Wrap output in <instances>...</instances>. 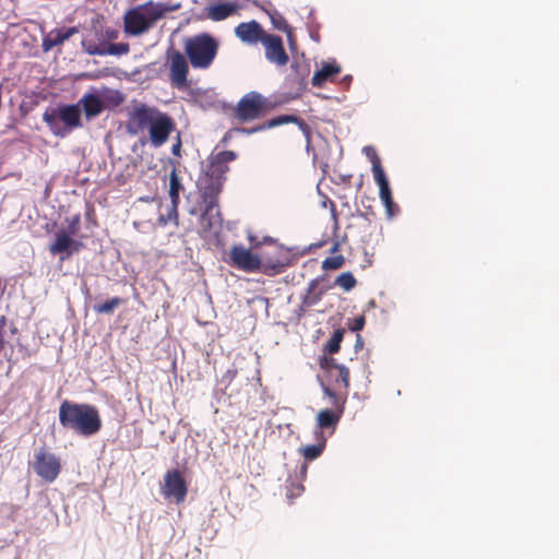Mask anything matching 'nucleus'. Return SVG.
Wrapping results in <instances>:
<instances>
[{
	"label": "nucleus",
	"mask_w": 559,
	"mask_h": 559,
	"mask_svg": "<svg viewBox=\"0 0 559 559\" xmlns=\"http://www.w3.org/2000/svg\"><path fill=\"white\" fill-rule=\"evenodd\" d=\"M331 213H332L333 219L335 221V223H337L336 206L333 202H331Z\"/></svg>",
	"instance_id": "43"
},
{
	"label": "nucleus",
	"mask_w": 559,
	"mask_h": 559,
	"mask_svg": "<svg viewBox=\"0 0 559 559\" xmlns=\"http://www.w3.org/2000/svg\"><path fill=\"white\" fill-rule=\"evenodd\" d=\"M285 123H296L301 132L305 134L307 142H310L311 138V129L310 127L299 117L295 115H281L277 117H274L262 124L255 127L252 131H263L266 129L275 128Z\"/></svg>",
	"instance_id": "19"
},
{
	"label": "nucleus",
	"mask_w": 559,
	"mask_h": 559,
	"mask_svg": "<svg viewBox=\"0 0 559 559\" xmlns=\"http://www.w3.org/2000/svg\"><path fill=\"white\" fill-rule=\"evenodd\" d=\"M364 325H365V318L362 316L356 317L354 319V324L352 326V330L353 331H360V330L364 329Z\"/></svg>",
	"instance_id": "39"
},
{
	"label": "nucleus",
	"mask_w": 559,
	"mask_h": 559,
	"mask_svg": "<svg viewBox=\"0 0 559 559\" xmlns=\"http://www.w3.org/2000/svg\"><path fill=\"white\" fill-rule=\"evenodd\" d=\"M344 336V331L341 329H337L332 334L331 338L329 340L325 348L329 354L333 355L336 354L341 348V343Z\"/></svg>",
	"instance_id": "32"
},
{
	"label": "nucleus",
	"mask_w": 559,
	"mask_h": 559,
	"mask_svg": "<svg viewBox=\"0 0 559 559\" xmlns=\"http://www.w3.org/2000/svg\"><path fill=\"white\" fill-rule=\"evenodd\" d=\"M111 43H108L103 37V32H96L94 38H86L82 40V47L86 53L90 55V51H92L93 47L102 48V46H110Z\"/></svg>",
	"instance_id": "29"
},
{
	"label": "nucleus",
	"mask_w": 559,
	"mask_h": 559,
	"mask_svg": "<svg viewBox=\"0 0 559 559\" xmlns=\"http://www.w3.org/2000/svg\"><path fill=\"white\" fill-rule=\"evenodd\" d=\"M12 333H15L17 331V329L15 326L12 328Z\"/></svg>",
	"instance_id": "46"
},
{
	"label": "nucleus",
	"mask_w": 559,
	"mask_h": 559,
	"mask_svg": "<svg viewBox=\"0 0 559 559\" xmlns=\"http://www.w3.org/2000/svg\"><path fill=\"white\" fill-rule=\"evenodd\" d=\"M162 493L176 503H182L186 500L188 485L179 469H170L165 474Z\"/></svg>",
	"instance_id": "11"
},
{
	"label": "nucleus",
	"mask_w": 559,
	"mask_h": 559,
	"mask_svg": "<svg viewBox=\"0 0 559 559\" xmlns=\"http://www.w3.org/2000/svg\"><path fill=\"white\" fill-rule=\"evenodd\" d=\"M237 157L233 151H223L210 158L209 167L205 175L225 181V175L228 173V164Z\"/></svg>",
	"instance_id": "15"
},
{
	"label": "nucleus",
	"mask_w": 559,
	"mask_h": 559,
	"mask_svg": "<svg viewBox=\"0 0 559 559\" xmlns=\"http://www.w3.org/2000/svg\"><path fill=\"white\" fill-rule=\"evenodd\" d=\"M183 51L193 69L207 70L217 57L219 43L210 33H200L186 37Z\"/></svg>",
	"instance_id": "4"
},
{
	"label": "nucleus",
	"mask_w": 559,
	"mask_h": 559,
	"mask_svg": "<svg viewBox=\"0 0 559 559\" xmlns=\"http://www.w3.org/2000/svg\"><path fill=\"white\" fill-rule=\"evenodd\" d=\"M388 216L392 217L395 215V213L399 211L397 205L394 203V201H391L390 203L384 204Z\"/></svg>",
	"instance_id": "40"
},
{
	"label": "nucleus",
	"mask_w": 559,
	"mask_h": 559,
	"mask_svg": "<svg viewBox=\"0 0 559 559\" xmlns=\"http://www.w3.org/2000/svg\"><path fill=\"white\" fill-rule=\"evenodd\" d=\"M237 3L217 1L206 8L207 17L214 22L223 21L238 11Z\"/></svg>",
	"instance_id": "21"
},
{
	"label": "nucleus",
	"mask_w": 559,
	"mask_h": 559,
	"mask_svg": "<svg viewBox=\"0 0 559 559\" xmlns=\"http://www.w3.org/2000/svg\"><path fill=\"white\" fill-rule=\"evenodd\" d=\"M32 466L37 476L47 483L55 481L61 472L60 459L44 448L35 453Z\"/></svg>",
	"instance_id": "10"
},
{
	"label": "nucleus",
	"mask_w": 559,
	"mask_h": 559,
	"mask_svg": "<svg viewBox=\"0 0 559 559\" xmlns=\"http://www.w3.org/2000/svg\"><path fill=\"white\" fill-rule=\"evenodd\" d=\"M338 250H340V242L336 241V242H334V245L332 246L330 251H331V253H335Z\"/></svg>",
	"instance_id": "44"
},
{
	"label": "nucleus",
	"mask_w": 559,
	"mask_h": 559,
	"mask_svg": "<svg viewBox=\"0 0 559 559\" xmlns=\"http://www.w3.org/2000/svg\"><path fill=\"white\" fill-rule=\"evenodd\" d=\"M285 34H286V37H287V43H288L289 50L292 52L296 51L297 47H298V44H297V38H296V35H295L294 28L292 27L290 29L286 31Z\"/></svg>",
	"instance_id": "36"
},
{
	"label": "nucleus",
	"mask_w": 559,
	"mask_h": 559,
	"mask_svg": "<svg viewBox=\"0 0 559 559\" xmlns=\"http://www.w3.org/2000/svg\"><path fill=\"white\" fill-rule=\"evenodd\" d=\"M224 181L210 177H205L201 180L200 192L203 203L218 204V197L222 192Z\"/></svg>",
	"instance_id": "20"
},
{
	"label": "nucleus",
	"mask_w": 559,
	"mask_h": 559,
	"mask_svg": "<svg viewBox=\"0 0 559 559\" xmlns=\"http://www.w3.org/2000/svg\"><path fill=\"white\" fill-rule=\"evenodd\" d=\"M8 319L5 316H0V352L3 349L5 341H4V329L7 326Z\"/></svg>",
	"instance_id": "37"
},
{
	"label": "nucleus",
	"mask_w": 559,
	"mask_h": 559,
	"mask_svg": "<svg viewBox=\"0 0 559 559\" xmlns=\"http://www.w3.org/2000/svg\"><path fill=\"white\" fill-rule=\"evenodd\" d=\"M180 151H181V140H180V135L178 134L177 142L171 147V153L176 156H179Z\"/></svg>",
	"instance_id": "41"
},
{
	"label": "nucleus",
	"mask_w": 559,
	"mask_h": 559,
	"mask_svg": "<svg viewBox=\"0 0 559 559\" xmlns=\"http://www.w3.org/2000/svg\"><path fill=\"white\" fill-rule=\"evenodd\" d=\"M270 16L271 23L273 27L277 31L286 32L292 28L286 19L276 10H266L265 11Z\"/></svg>",
	"instance_id": "30"
},
{
	"label": "nucleus",
	"mask_w": 559,
	"mask_h": 559,
	"mask_svg": "<svg viewBox=\"0 0 559 559\" xmlns=\"http://www.w3.org/2000/svg\"><path fill=\"white\" fill-rule=\"evenodd\" d=\"M78 105H82L87 119L98 116L104 109L103 100L96 94L83 95Z\"/></svg>",
	"instance_id": "25"
},
{
	"label": "nucleus",
	"mask_w": 559,
	"mask_h": 559,
	"mask_svg": "<svg viewBox=\"0 0 559 559\" xmlns=\"http://www.w3.org/2000/svg\"><path fill=\"white\" fill-rule=\"evenodd\" d=\"M119 36V32L112 28H107L103 32V37L108 41L112 43Z\"/></svg>",
	"instance_id": "38"
},
{
	"label": "nucleus",
	"mask_w": 559,
	"mask_h": 559,
	"mask_svg": "<svg viewBox=\"0 0 559 559\" xmlns=\"http://www.w3.org/2000/svg\"><path fill=\"white\" fill-rule=\"evenodd\" d=\"M321 367L329 370L331 376L334 377L336 390H343L345 395L349 388V370L344 365L337 364L332 357H323L321 359Z\"/></svg>",
	"instance_id": "16"
},
{
	"label": "nucleus",
	"mask_w": 559,
	"mask_h": 559,
	"mask_svg": "<svg viewBox=\"0 0 559 559\" xmlns=\"http://www.w3.org/2000/svg\"><path fill=\"white\" fill-rule=\"evenodd\" d=\"M166 61L169 71V81L173 87L183 90L189 86V60L183 52L175 48H169L166 51Z\"/></svg>",
	"instance_id": "8"
},
{
	"label": "nucleus",
	"mask_w": 559,
	"mask_h": 559,
	"mask_svg": "<svg viewBox=\"0 0 559 559\" xmlns=\"http://www.w3.org/2000/svg\"><path fill=\"white\" fill-rule=\"evenodd\" d=\"M341 72V67L336 63H325L316 71L311 84L314 87H322L328 81H334L335 76Z\"/></svg>",
	"instance_id": "24"
},
{
	"label": "nucleus",
	"mask_w": 559,
	"mask_h": 559,
	"mask_svg": "<svg viewBox=\"0 0 559 559\" xmlns=\"http://www.w3.org/2000/svg\"><path fill=\"white\" fill-rule=\"evenodd\" d=\"M325 442L318 444L307 445L302 449V455L306 460H316L319 457L324 449Z\"/></svg>",
	"instance_id": "33"
},
{
	"label": "nucleus",
	"mask_w": 559,
	"mask_h": 559,
	"mask_svg": "<svg viewBox=\"0 0 559 559\" xmlns=\"http://www.w3.org/2000/svg\"><path fill=\"white\" fill-rule=\"evenodd\" d=\"M344 263H345L344 257L342 254H337V255L326 258L322 262V269L325 271L337 270V269H341L344 265Z\"/></svg>",
	"instance_id": "34"
},
{
	"label": "nucleus",
	"mask_w": 559,
	"mask_h": 559,
	"mask_svg": "<svg viewBox=\"0 0 559 559\" xmlns=\"http://www.w3.org/2000/svg\"><path fill=\"white\" fill-rule=\"evenodd\" d=\"M323 294H324V290L318 289V281L312 280L309 283L307 293L302 298V305L306 307H312V306L317 305L321 300Z\"/></svg>",
	"instance_id": "27"
},
{
	"label": "nucleus",
	"mask_w": 559,
	"mask_h": 559,
	"mask_svg": "<svg viewBox=\"0 0 559 559\" xmlns=\"http://www.w3.org/2000/svg\"><path fill=\"white\" fill-rule=\"evenodd\" d=\"M248 240L252 249L258 248L261 245V241L258 240V237L252 235L251 233L248 234Z\"/></svg>",
	"instance_id": "42"
},
{
	"label": "nucleus",
	"mask_w": 559,
	"mask_h": 559,
	"mask_svg": "<svg viewBox=\"0 0 559 559\" xmlns=\"http://www.w3.org/2000/svg\"><path fill=\"white\" fill-rule=\"evenodd\" d=\"M334 284L345 292H349L357 285V281L350 272H344L336 277Z\"/></svg>",
	"instance_id": "31"
},
{
	"label": "nucleus",
	"mask_w": 559,
	"mask_h": 559,
	"mask_svg": "<svg viewBox=\"0 0 559 559\" xmlns=\"http://www.w3.org/2000/svg\"><path fill=\"white\" fill-rule=\"evenodd\" d=\"M272 109L271 102L258 92L245 94L235 108V117L240 121H252Z\"/></svg>",
	"instance_id": "7"
},
{
	"label": "nucleus",
	"mask_w": 559,
	"mask_h": 559,
	"mask_svg": "<svg viewBox=\"0 0 559 559\" xmlns=\"http://www.w3.org/2000/svg\"><path fill=\"white\" fill-rule=\"evenodd\" d=\"M269 33L264 32L262 26L257 21L243 22L235 27V35L247 44H254L264 40L265 35Z\"/></svg>",
	"instance_id": "18"
},
{
	"label": "nucleus",
	"mask_w": 559,
	"mask_h": 559,
	"mask_svg": "<svg viewBox=\"0 0 559 559\" xmlns=\"http://www.w3.org/2000/svg\"><path fill=\"white\" fill-rule=\"evenodd\" d=\"M43 120L50 131L60 138L82 126L79 105H61L57 108H48L43 115Z\"/></svg>",
	"instance_id": "5"
},
{
	"label": "nucleus",
	"mask_w": 559,
	"mask_h": 559,
	"mask_svg": "<svg viewBox=\"0 0 559 559\" xmlns=\"http://www.w3.org/2000/svg\"><path fill=\"white\" fill-rule=\"evenodd\" d=\"M366 151L367 155L370 157V160L372 163L373 178L379 186L380 199L383 202V204L390 203L391 201H393V197L389 185V180L385 176L380 158L378 157L373 150L366 148Z\"/></svg>",
	"instance_id": "13"
},
{
	"label": "nucleus",
	"mask_w": 559,
	"mask_h": 559,
	"mask_svg": "<svg viewBox=\"0 0 559 559\" xmlns=\"http://www.w3.org/2000/svg\"><path fill=\"white\" fill-rule=\"evenodd\" d=\"M173 10L175 8L167 3L150 0L126 12L123 16V31L131 36L142 35Z\"/></svg>",
	"instance_id": "3"
},
{
	"label": "nucleus",
	"mask_w": 559,
	"mask_h": 559,
	"mask_svg": "<svg viewBox=\"0 0 559 559\" xmlns=\"http://www.w3.org/2000/svg\"><path fill=\"white\" fill-rule=\"evenodd\" d=\"M183 191V186L178 176L177 168L174 167L169 174V190L168 194L170 198L171 209L169 212V217L174 215L177 217L178 215V205L180 203V192Z\"/></svg>",
	"instance_id": "23"
},
{
	"label": "nucleus",
	"mask_w": 559,
	"mask_h": 559,
	"mask_svg": "<svg viewBox=\"0 0 559 559\" xmlns=\"http://www.w3.org/2000/svg\"><path fill=\"white\" fill-rule=\"evenodd\" d=\"M84 245L81 241L73 239V236L68 234L66 230H59L55 235V240L49 245V252L52 255L66 253V257H70L75 252L83 249Z\"/></svg>",
	"instance_id": "14"
},
{
	"label": "nucleus",
	"mask_w": 559,
	"mask_h": 559,
	"mask_svg": "<svg viewBox=\"0 0 559 559\" xmlns=\"http://www.w3.org/2000/svg\"><path fill=\"white\" fill-rule=\"evenodd\" d=\"M264 47L265 59L275 64L276 67H285L289 61V56L285 50L284 43L281 36L267 34L262 41Z\"/></svg>",
	"instance_id": "12"
},
{
	"label": "nucleus",
	"mask_w": 559,
	"mask_h": 559,
	"mask_svg": "<svg viewBox=\"0 0 559 559\" xmlns=\"http://www.w3.org/2000/svg\"><path fill=\"white\" fill-rule=\"evenodd\" d=\"M203 210L199 219L201 233L204 235L217 230L222 226V216L218 204L203 203Z\"/></svg>",
	"instance_id": "17"
},
{
	"label": "nucleus",
	"mask_w": 559,
	"mask_h": 559,
	"mask_svg": "<svg viewBox=\"0 0 559 559\" xmlns=\"http://www.w3.org/2000/svg\"><path fill=\"white\" fill-rule=\"evenodd\" d=\"M227 262L231 266L245 272H257L263 267V272L266 274H278L283 272L285 266V264L280 261L262 262L259 255L252 253L250 249H246L240 245H235L230 248Z\"/></svg>",
	"instance_id": "6"
},
{
	"label": "nucleus",
	"mask_w": 559,
	"mask_h": 559,
	"mask_svg": "<svg viewBox=\"0 0 559 559\" xmlns=\"http://www.w3.org/2000/svg\"><path fill=\"white\" fill-rule=\"evenodd\" d=\"M60 425L79 436L91 437L98 433L103 421L96 406L64 400L59 407Z\"/></svg>",
	"instance_id": "2"
},
{
	"label": "nucleus",
	"mask_w": 559,
	"mask_h": 559,
	"mask_svg": "<svg viewBox=\"0 0 559 559\" xmlns=\"http://www.w3.org/2000/svg\"><path fill=\"white\" fill-rule=\"evenodd\" d=\"M68 229L66 230L68 234L74 236L79 233L81 228V216L79 214L67 217Z\"/></svg>",
	"instance_id": "35"
},
{
	"label": "nucleus",
	"mask_w": 559,
	"mask_h": 559,
	"mask_svg": "<svg viewBox=\"0 0 559 559\" xmlns=\"http://www.w3.org/2000/svg\"><path fill=\"white\" fill-rule=\"evenodd\" d=\"M78 33V28L75 26L69 28H56L52 29L46 37L43 39V49L44 51H49L53 47L62 45L67 39Z\"/></svg>",
	"instance_id": "22"
},
{
	"label": "nucleus",
	"mask_w": 559,
	"mask_h": 559,
	"mask_svg": "<svg viewBox=\"0 0 559 559\" xmlns=\"http://www.w3.org/2000/svg\"><path fill=\"white\" fill-rule=\"evenodd\" d=\"M124 300L120 297H112L105 302L97 304L93 307L94 311L98 314H111L114 311L121 306Z\"/></svg>",
	"instance_id": "28"
},
{
	"label": "nucleus",
	"mask_w": 559,
	"mask_h": 559,
	"mask_svg": "<svg viewBox=\"0 0 559 559\" xmlns=\"http://www.w3.org/2000/svg\"><path fill=\"white\" fill-rule=\"evenodd\" d=\"M323 392L330 399L332 408L321 409L318 413L317 426L320 429H334L344 413L346 395L342 396L329 386H324Z\"/></svg>",
	"instance_id": "9"
},
{
	"label": "nucleus",
	"mask_w": 559,
	"mask_h": 559,
	"mask_svg": "<svg viewBox=\"0 0 559 559\" xmlns=\"http://www.w3.org/2000/svg\"><path fill=\"white\" fill-rule=\"evenodd\" d=\"M130 51V45L128 43H111L110 46H102V48L93 47L90 51V56H123Z\"/></svg>",
	"instance_id": "26"
},
{
	"label": "nucleus",
	"mask_w": 559,
	"mask_h": 559,
	"mask_svg": "<svg viewBox=\"0 0 559 559\" xmlns=\"http://www.w3.org/2000/svg\"><path fill=\"white\" fill-rule=\"evenodd\" d=\"M176 123L166 112L144 103L134 104L128 114L127 130L132 135L148 134L152 146L160 147L175 131Z\"/></svg>",
	"instance_id": "1"
},
{
	"label": "nucleus",
	"mask_w": 559,
	"mask_h": 559,
	"mask_svg": "<svg viewBox=\"0 0 559 559\" xmlns=\"http://www.w3.org/2000/svg\"><path fill=\"white\" fill-rule=\"evenodd\" d=\"M267 241H270V242H271V241H272V238H270V237H265V238H264V242H267Z\"/></svg>",
	"instance_id": "45"
}]
</instances>
